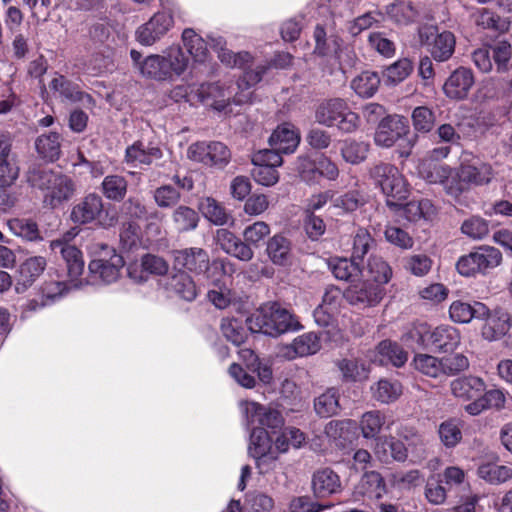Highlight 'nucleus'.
Listing matches in <instances>:
<instances>
[{"label": "nucleus", "instance_id": "nucleus-1", "mask_svg": "<svg viewBox=\"0 0 512 512\" xmlns=\"http://www.w3.org/2000/svg\"><path fill=\"white\" fill-rule=\"evenodd\" d=\"M251 332H260L271 337L301 329L297 317L278 302H267L246 319Z\"/></svg>", "mask_w": 512, "mask_h": 512}, {"label": "nucleus", "instance_id": "nucleus-2", "mask_svg": "<svg viewBox=\"0 0 512 512\" xmlns=\"http://www.w3.org/2000/svg\"><path fill=\"white\" fill-rule=\"evenodd\" d=\"M369 177L386 195L387 206H400V202L408 197L407 184L395 165L385 162L375 163L369 168Z\"/></svg>", "mask_w": 512, "mask_h": 512}, {"label": "nucleus", "instance_id": "nucleus-3", "mask_svg": "<svg viewBox=\"0 0 512 512\" xmlns=\"http://www.w3.org/2000/svg\"><path fill=\"white\" fill-rule=\"evenodd\" d=\"M315 120L326 127L337 125L344 133L354 132L360 122L358 114L351 111L347 102L341 98L322 101L315 110Z\"/></svg>", "mask_w": 512, "mask_h": 512}, {"label": "nucleus", "instance_id": "nucleus-4", "mask_svg": "<svg viewBox=\"0 0 512 512\" xmlns=\"http://www.w3.org/2000/svg\"><path fill=\"white\" fill-rule=\"evenodd\" d=\"M503 260L501 251L489 245H480L468 254L461 256L457 263V271L466 277L486 276L498 267Z\"/></svg>", "mask_w": 512, "mask_h": 512}, {"label": "nucleus", "instance_id": "nucleus-5", "mask_svg": "<svg viewBox=\"0 0 512 512\" xmlns=\"http://www.w3.org/2000/svg\"><path fill=\"white\" fill-rule=\"evenodd\" d=\"M70 219L78 225L97 221L98 225L104 228L114 227L118 220L115 214L105 210L102 196L95 192L88 193L72 207Z\"/></svg>", "mask_w": 512, "mask_h": 512}, {"label": "nucleus", "instance_id": "nucleus-6", "mask_svg": "<svg viewBox=\"0 0 512 512\" xmlns=\"http://www.w3.org/2000/svg\"><path fill=\"white\" fill-rule=\"evenodd\" d=\"M187 156L190 160L218 169L225 168L231 160L230 149L222 142H196L189 146Z\"/></svg>", "mask_w": 512, "mask_h": 512}, {"label": "nucleus", "instance_id": "nucleus-7", "mask_svg": "<svg viewBox=\"0 0 512 512\" xmlns=\"http://www.w3.org/2000/svg\"><path fill=\"white\" fill-rule=\"evenodd\" d=\"M410 132L408 119L401 115H387L377 126L374 141L377 146L390 148Z\"/></svg>", "mask_w": 512, "mask_h": 512}, {"label": "nucleus", "instance_id": "nucleus-8", "mask_svg": "<svg viewBox=\"0 0 512 512\" xmlns=\"http://www.w3.org/2000/svg\"><path fill=\"white\" fill-rule=\"evenodd\" d=\"M173 24L174 20L170 12H157L137 29L136 38L143 45H153L170 30Z\"/></svg>", "mask_w": 512, "mask_h": 512}, {"label": "nucleus", "instance_id": "nucleus-9", "mask_svg": "<svg viewBox=\"0 0 512 512\" xmlns=\"http://www.w3.org/2000/svg\"><path fill=\"white\" fill-rule=\"evenodd\" d=\"M174 265L187 273L202 274L210 267L208 252L200 247H188L172 251Z\"/></svg>", "mask_w": 512, "mask_h": 512}, {"label": "nucleus", "instance_id": "nucleus-10", "mask_svg": "<svg viewBox=\"0 0 512 512\" xmlns=\"http://www.w3.org/2000/svg\"><path fill=\"white\" fill-rule=\"evenodd\" d=\"M344 295L353 305L373 306L383 298L384 289L375 282L359 280L351 283Z\"/></svg>", "mask_w": 512, "mask_h": 512}, {"label": "nucleus", "instance_id": "nucleus-11", "mask_svg": "<svg viewBox=\"0 0 512 512\" xmlns=\"http://www.w3.org/2000/svg\"><path fill=\"white\" fill-rule=\"evenodd\" d=\"M249 453L256 459L258 467L271 465L277 460L272 439L263 428L253 427L250 435Z\"/></svg>", "mask_w": 512, "mask_h": 512}, {"label": "nucleus", "instance_id": "nucleus-12", "mask_svg": "<svg viewBox=\"0 0 512 512\" xmlns=\"http://www.w3.org/2000/svg\"><path fill=\"white\" fill-rule=\"evenodd\" d=\"M420 39L428 46L431 56L438 62L449 60L455 51L456 39L450 31H443L435 35L420 32Z\"/></svg>", "mask_w": 512, "mask_h": 512}, {"label": "nucleus", "instance_id": "nucleus-13", "mask_svg": "<svg viewBox=\"0 0 512 512\" xmlns=\"http://www.w3.org/2000/svg\"><path fill=\"white\" fill-rule=\"evenodd\" d=\"M475 83L471 69L459 67L451 73L444 83L443 90L450 99L463 100L467 98Z\"/></svg>", "mask_w": 512, "mask_h": 512}, {"label": "nucleus", "instance_id": "nucleus-14", "mask_svg": "<svg viewBox=\"0 0 512 512\" xmlns=\"http://www.w3.org/2000/svg\"><path fill=\"white\" fill-rule=\"evenodd\" d=\"M18 176L19 166L12 153V143L6 136L0 135V187L11 186Z\"/></svg>", "mask_w": 512, "mask_h": 512}, {"label": "nucleus", "instance_id": "nucleus-15", "mask_svg": "<svg viewBox=\"0 0 512 512\" xmlns=\"http://www.w3.org/2000/svg\"><path fill=\"white\" fill-rule=\"evenodd\" d=\"M53 252L59 251L67 266V274L71 282L76 281L84 270V261L81 251L74 245H69L65 240L56 239L50 242Z\"/></svg>", "mask_w": 512, "mask_h": 512}, {"label": "nucleus", "instance_id": "nucleus-16", "mask_svg": "<svg viewBox=\"0 0 512 512\" xmlns=\"http://www.w3.org/2000/svg\"><path fill=\"white\" fill-rule=\"evenodd\" d=\"M47 266L42 256H31L24 260L18 268V277L15 285L17 293L25 292L40 277Z\"/></svg>", "mask_w": 512, "mask_h": 512}, {"label": "nucleus", "instance_id": "nucleus-17", "mask_svg": "<svg viewBox=\"0 0 512 512\" xmlns=\"http://www.w3.org/2000/svg\"><path fill=\"white\" fill-rule=\"evenodd\" d=\"M451 393L462 401H476L486 389L484 379L475 375H467L454 379L450 383Z\"/></svg>", "mask_w": 512, "mask_h": 512}, {"label": "nucleus", "instance_id": "nucleus-18", "mask_svg": "<svg viewBox=\"0 0 512 512\" xmlns=\"http://www.w3.org/2000/svg\"><path fill=\"white\" fill-rule=\"evenodd\" d=\"M386 483L382 475L377 471L365 472L353 490L356 500L361 498L380 499L386 494Z\"/></svg>", "mask_w": 512, "mask_h": 512}, {"label": "nucleus", "instance_id": "nucleus-19", "mask_svg": "<svg viewBox=\"0 0 512 512\" xmlns=\"http://www.w3.org/2000/svg\"><path fill=\"white\" fill-rule=\"evenodd\" d=\"M485 323L481 329L482 337L488 341H497L504 337L511 328V316L503 310L491 312L488 309V315L479 318Z\"/></svg>", "mask_w": 512, "mask_h": 512}, {"label": "nucleus", "instance_id": "nucleus-20", "mask_svg": "<svg viewBox=\"0 0 512 512\" xmlns=\"http://www.w3.org/2000/svg\"><path fill=\"white\" fill-rule=\"evenodd\" d=\"M506 395L501 389H485L480 398L464 406V411L470 416H478L487 410L500 411L505 408Z\"/></svg>", "mask_w": 512, "mask_h": 512}, {"label": "nucleus", "instance_id": "nucleus-21", "mask_svg": "<svg viewBox=\"0 0 512 512\" xmlns=\"http://www.w3.org/2000/svg\"><path fill=\"white\" fill-rule=\"evenodd\" d=\"M123 266L122 256L114 253L109 258L93 259L89 263L88 269L92 275L100 278L103 282L112 283L119 278Z\"/></svg>", "mask_w": 512, "mask_h": 512}, {"label": "nucleus", "instance_id": "nucleus-22", "mask_svg": "<svg viewBox=\"0 0 512 512\" xmlns=\"http://www.w3.org/2000/svg\"><path fill=\"white\" fill-rule=\"evenodd\" d=\"M268 142L283 154L293 153L300 143V133L293 124L283 123L273 131Z\"/></svg>", "mask_w": 512, "mask_h": 512}, {"label": "nucleus", "instance_id": "nucleus-23", "mask_svg": "<svg viewBox=\"0 0 512 512\" xmlns=\"http://www.w3.org/2000/svg\"><path fill=\"white\" fill-rule=\"evenodd\" d=\"M312 490L317 498H326L341 492L339 475L328 467L318 469L312 476Z\"/></svg>", "mask_w": 512, "mask_h": 512}, {"label": "nucleus", "instance_id": "nucleus-24", "mask_svg": "<svg viewBox=\"0 0 512 512\" xmlns=\"http://www.w3.org/2000/svg\"><path fill=\"white\" fill-rule=\"evenodd\" d=\"M374 453L384 463L404 462L408 456L407 448L401 440L386 436L376 438Z\"/></svg>", "mask_w": 512, "mask_h": 512}, {"label": "nucleus", "instance_id": "nucleus-25", "mask_svg": "<svg viewBox=\"0 0 512 512\" xmlns=\"http://www.w3.org/2000/svg\"><path fill=\"white\" fill-rule=\"evenodd\" d=\"M459 331L449 325L436 327L429 336V348L438 352H450L460 344Z\"/></svg>", "mask_w": 512, "mask_h": 512}, {"label": "nucleus", "instance_id": "nucleus-26", "mask_svg": "<svg viewBox=\"0 0 512 512\" xmlns=\"http://www.w3.org/2000/svg\"><path fill=\"white\" fill-rule=\"evenodd\" d=\"M166 290L185 300L193 301L197 297V288L193 278L184 270H179L168 277L165 283Z\"/></svg>", "mask_w": 512, "mask_h": 512}, {"label": "nucleus", "instance_id": "nucleus-27", "mask_svg": "<svg viewBox=\"0 0 512 512\" xmlns=\"http://www.w3.org/2000/svg\"><path fill=\"white\" fill-rule=\"evenodd\" d=\"M449 315L453 322L469 323L472 319L483 318L488 315V307L481 302L467 303L454 301L449 308Z\"/></svg>", "mask_w": 512, "mask_h": 512}, {"label": "nucleus", "instance_id": "nucleus-28", "mask_svg": "<svg viewBox=\"0 0 512 512\" xmlns=\"http://www.w3.org/2000/svg\"><path fill=\"white\" fill-rule=\"evenodd\" d=\"M266 252L275 265L285 266L292 261V243L289 238L282 234H276L268 240Z\"/></svg>", "mask_w": 512, "mask_h": 512}, {"label": "nucleus", "instance_id": "nucleus-29", "mask_svg": "<svg viewBox=\"0 0 512 512\" xmlns=\"http://www.w3.org/2000/svg\"><path fill=\"white\" fill-rule=\"evenodd\" d=\"M198 95L202 102H207L219 111L224 110L231 101L233 102L232 91L224 89L218 83L202 84L198 89Z\"/></svg>", "mask_w": 512, "mask_h": 512}, {"label": "nucleus", "instance_id": "nucleus-30", "mask_svg": "<svg viewBox=\"0 0 512 512\" xmlns=\"http://www.w3.org/2000/svg\"><path fill=\"white\" fill-rule=\"evenodd\" d=\"M54 179L55 181H53V184H50L45 195V200L52 207L69 200L76 190L75 183L69 176L57 173Z\"/></svg>", "mask_w": 512, "mask_h": 512}, {"label": "nucleus", "instance_id": "nucleus-31", "mask_svg": "<svg viewBox=\"0 0 512 512\" xmlns=\"http://www.w3.org/2000/svg\"><path fill=\"white\" fill-rule=\"evenodd\" d=\"M162 150L157 146H145L143 142L136 141L125 151V161L128 164L151 165L154 160L161 159Z\"/></svg>", "mask_w": 512, "mask_h": 512}, {"label": "nucleus", "instance_id": "nucleus-32", "mask_svg": "<svg viewBox=\"0 0 512 512\" xmlns=\"http://www.w3.org/2000/svg\"><path fill=\"white\" fill-rule=\"evenodd\" d=\"M50 88L69 102H81L84 105L94 104V100L89 94L81 91L77 84L67 80L64 76L55 77L50 83Z\"/></svg>", "mask_w": 512, "mask_h": 512}, {"label": "nucleus", "instance_id": "nucleus-33", "mask_svg": "<svg viewBox=\"0 0 512 512\" xmlns=\"http://www.w3.org/2000/svg\"><path fill=\"white\" fill-rule=\"evenodd\" d=\"M199 222L198 212L187 205H178L171 213L172 226L180 234L194 231Z\"/></svg>", "mask_w": 512, "mask_h": 512}, {"label": "nucleus", "instance_id": "nucleus-34", "mask_svg": "<svg viewBox=\"0 0 512 512\" xmlns=\"http://www.w3.org/2000/svg\"><path fill=\"white\" fill-rule=\"evenodd\" d=\"M333 275L346 282L354 283L361 280L362 269L356 260L347 258H333L328 263Z\"/></svg>", "mask_w": 512, "mask_h": 512}, {"label": "nucleus", "instance_id": "nucleus-35", "mask_svg": "<svg viewBox=\"0 0 512 512\" xmlns=\"http://www.w3.org/2000/svg\"><path fill=\"white\" fill-rule=\"evenodd\" d=\"M199 210L203 216L211 223L217 226H224L233 222V217L226 208L212 197H206L200 200Z\"/></svg>", "mask_w": 512, "mask_h": 512}, {"label": "nucleus", "instance_id": "nucleus-36", "mask_svg": "<svg viewBox=\"0 0 512 512\" xmlns=\"http://www.w3.org/2000/svg\"><path fill=\"white\" fill-rule=\"evenodd\" d=\"M372 397L383 404H390L399 399L403 386L398 380L380 379L371 386Z\"/></svg>", "mask_w": 512, "mask_h": 512}, {"label": "nucleus", "instance_id": "nucleus-37", "mask_svg": "<svg viewBox=\"0 0 512 512\" xmlns=\"http://www.w3.org/2000/svg\"><path fill=\"white\" fill-rule=\"evenodd\" d=\"M103 196L114 202H121L128 192V180L119 174L107 175L101 183Z\"/></svg>", "mask_w": 512, "mask_h": 512}, {"label": "nucleus", "instance_id": "nucleus-38", "mask_svg": "<svg viewBox=\"0 0 512 512\" xmlns=\"http://www.w3.org/2000/svg\"><path fill=\"white\" fill-rule=\"evenodd\" d=\"M475 23L478 27L490 30L496 34H503L509 30L510 21L486 8L480 9L475 14Z\"/></svg>", "mask_w": 512, "mask_h": 512}, {"label": "nucleus", "instance_id": "nucleus-39", "mask_svg": "<svg viewBox=\"0 0 512 512\" xmlns=\"http://www.w3.org/2000/svg\"><path fill=\"white\" fill-rule=\"evenodd\" d=\"M35 148L43 159L55 161L61 154V136L56 132L42 134L37 137Z\"/></svg>", "mask_w": 512, "mask_h": 512}, {"label": "nucleus", "instance_id": "nucleus-40", "mask_svg": "<svg viewBox=\"0 0 512 512\" xmlns=\"http://www.w3.org/2000/svg\"><path fill=\"white\" fill-rule=\"evenodd\" d=\"M459 177L463 182L474 185L488 184L493 177L491 165L480 163L479 165H461Z\"/></svg>", "mask_w": 512, "mask_h": 512}, {"label": "nucleus", "instance_id": "nucleus-41", "mask_svg": "<svg viewBox=\"0 0 512 512\" xmlns=\"http://www.w3.org/2000/svg\"><path fill=\"white\" fill-rule=\"evenodd\" d=\"M314 410L321 418L336 415L340 410L339 393L335 388H329L314 399Z\"/></svg>", "mask_w": 512, "mask_h": 512}, {"label": "nucleus", "instance_id": "nucleus-42", "mask_svg": "<svg viewBox=\"0 0 512 512\" xmlns=\"http://www.w3.org/2000/svg\"><path fill=\"white\" fill-rule=\"evenodd\" d=\"M477 475L490 484L499 485L512 479V467L484 463L478 467Z\"/></svg>", "mask_w": 512, "mask_h": 512}, {"label": "nucleus", "instance_id": "nucleus-43", "mask_svg": "<svg viewBox=\"0 0 512 512\" xmlns=\"http://www.w3.org/2000/svg\"><path fill=\"white\" fill-rule=\"evenodd\" d=\"M9 230L27 241L42 240L38 224L29 218H12L7 221Z\"/></svg>", "mask_w": 512, "mask_h": 512}, {"label": "nucleus", "instance_id": "nucleus-44", "mask_svg": "<svg viewBox=\"0 0 512 512\" xmlns=\"http://www.w3.org/2000/svg\"><path fill=\"white\" fill-rule=\"evenodd\" d=\"M418 172L421 178L432 184H441L447 175L453 174L450 166L427 160L419 164Z\"/></svg>", "mask_w": 512, "mask_h": 512}, {"label": "nucleus", "instance_id": "nucleus-45", "mask_svg": "<svg viewBox=\"0 0 512 512\" xmlns=\"http://www.w3.org/2000/svg\"><path fill=\"white\" fill-rule=\"evenodd\" d=\"M313 37L315 40L314 54L325 57L337 53L340 49V41L337 36H327L323 26L317 25L314 29Z\"/></svg>", "mask_w": 512, "mask_h": 512}, {"label": "nucleus", "instance_id": "nucleus-46", "mask_svg": "<svg viewBox=\"0 0 512 512\" xmlns=\"http://www.w3.org/2000/svg\"><path fill=\"white\" fill-rule=\"evenodd\" d=\"M386 13L397 25H408L418 17V11L411 2H395L387 6Z\"/></svg>", "mask_w": 512, "mask_h": 512}, {"label": "nucleus", "instance_id": "nucleus-47", "mask_svg": "<svg viewBox=\"0 0 512 512\" xmlns=\"http://www.w3.org/2000/svg\"><path fill=\"white\" fill-rule=\"evenodd\" d=\"M264 69L245 71L237 81V88L240 90L233 97V103L241 105L250 101L251 93L248 91L253 85L261 81Z\"/></svg>", "mask_w": 512, "mask_h": 512}, {"label": "nucleus", "instance_id": "nucleus-48", "mask_svg": "<svg viewBox=\"0 0 512 512\" xmlns=\"http://www.w3.org/2000/svg\"><path fill=\"white\" fill-rule=\"evenodd\" d=\"M379 84L380 77L376 72L364 71L352 80L351 87L361 97H372Z\"/></svg>", "mask_w": 512, "mask_h": 512}, {"label": "nucleus", "instance_id": "nucleus-49", "mask_svg": "<svg viewBox=\"0 0 512 512\" xmlns=\"http://www.w3.org/2000/svg\"><path fill=\"white\" fill-rule=\"evenodd\" d=\"M413 69L414 65L410 59H399L384 70V81L390 85L398 84L404 81L412 73Z\"/></svg>", "mask_w": 512, "mask_h": 512}, {"label": "nucleus", "instance_id": "nucleus-50", "mask_svg": "<svg viewBox=\"0 0 512 512\" xmlns=\"http://www.w3.org/2000/svg\"><path fill=\"white\" fill-rule=\"evenodd\" d=\"M141 73L156 80H166L170 78L168 68L166 67V60L164 56L150 55L140 66Z\"/></svg>", "mask_w": 512, "mask_h": 512}, {"label": "nucleus", "instance_id": "nucleus-51", "mask_svg": "<svg viewBox=\"0 0 512 512\" xmlns=\"http://www.w3.org/2000/svg\"><path fill=\"white\" fill-rule=\"evenodd\" d=\"M220 331L227 341L236 346L244 343L247 337L242 321L236 318H223L220 323Z\"/></svg>", "mask_w": 512, "mask_h": 512}, {"label": "nucleus", "instance_id": "nucleus-52", "mask_svg": "<svg viewBox=\"0 0 512 512\" xmlns=\"http://www.w3.org/2000/svg\"><path fill=\"white\" fill-rule=\"evenodd\" d=\"M378 354L382 357L381 361L387 360L395 367L403 366L408 354L397 343L390 340H383L377 346Z\"/></svg>", "mask_w": 512, "mask_h": 512}, {"label": "nucleus", "instance_id": "nucleus-53", "mask_svg": "<svg viewBox=\"0 0 512 512\" xmlns=\"http://www.w3.org/2000/svg\"><path fill=\"white\" fill-rule=\"evenodd\" d=\"M438 434L441 442L447 448L455 447L462 439L461 422L450 418L439 425Z\"/></svg>", "mask_w": 512, "mask_h": 512}, {"label": "nucleus", "instance_id": "nucleus-54", "mask_svg": "<svg viewBox=\"0 0 512 512\" xmlns=\"http://www.w3.org/2000/svg\"><path fill=\"white\" fill-rule=\"evenodd\" d=\"M402 203V201L400 202ZM400 207L403 210V215L408 221H417L421 218H429L433 214V205L428 199H422L419 201L412 200L405 205L401 204ZM393 209L399 208L392 207Z\"/></svg>", "mask_w": 512, "mask_h": 512}, {"label": "nucleus", "instance_id": "nucleus-55", "mask_svg": "<svg viewBox=\"0 0 512 512\" xmlns=\"http://www.w3.org/2000/svg\"><path fill=\"white\" fill-rule=\"evenodd\" d=\"M182 41L195 61L203 62L205 60L208 51L206 43L193 29L187 28L183 31Z\"/></svg>", "mask_w": 512, "mask_h": 512}, {"label": "nucleus", "instance_id": "nucleus-56", "mask_svg": "<svg viewBox=\"0 0 512 512\" xmlns=\"http://www.w3.org/2000/svg\"><path fill=\"white\" fill-rule=\"evenodd\" d=\"M385 424V416L378 410L365 412L360 420V429L366 439L375 438Z\"/></svg>", "mask_w": 512, "mask_h": 512}, {"label": "nucleus", "instance_id": "nucleus-57", "mask_svg": "<svg viewBox=\"0 0 512 512\" xmlns=\"http://www.w3.org/2000/svg\"><path fill=\"white\" fill-rule=\"evenodd\" d=\"M368 272L376 284L382 286L389 282L392 277V268L379 255L372 254L368 259Z\"/></svg>", "mask_w": 512, "mask_h": 512}, {"label": "nucleus", "instance_id": "nucleus-58", "mask_svg": "<svg viewBox=\"0 0 512 512\" xmlns=\"http://www.w3.org/2000/svg\"><path fill=\"white\" fill-rule=\"evenodd\" d=\"M369 149L370 145L366 142L346 140L341 148V154L346 162L359 164L367 158Z\"/></svg>", "mask_w": 512, "mask_h": 512}, {"label": "nucleus", "instance_id": "nucleus-59", "mask_svg": "<svg viewBox=\"0 0 512 512\" xmlns=\"http://www.w3.org/2000/svg\"><path fill=\"white\" fill-rule=\"evenodd\" d=\"M292 347L298 356L315 354L321 348L320 337L315 332L302 334L294 339Z\"/></svg>", "mask_w": 512, "mask_h": 512}, {"label": "nucleus", "instance_id": "nucleus-60", "mask_svg": "<svg viewBox=\"0 0 512 512\" xmlns=\"http://www.w3.org/2000/svg\"><path fill=\"white\" fill-rule=\"evenodd\" d=\"M56 172L44 166H33L27 172L28 183L35 188L47 191L55 181Z\"/></svg>", "mask_w": 512, "mask_h": 512}, {"label": "nucleus", "instance_id": "nucleus-61", "mask_svg": "<svg viewBox=\"0 0 512 512\" xmlns=\"http://www.w3.org/2000/svg\"><path fill=\"white\" fill-rule=\"evenodd\" d=\"M163 56L170 78L173 75H181L186 70L188 58L179 46L170 47Z\"/></svg>", "mask_w": 512, "mask_h": 512}, {"label": "nucleus", "instance_id": "nucleus-62", "mask_svg": "<svg viewBox=\"0 0 512 512\" xmlns=\"http://www.w3.org/2000/svg\"><path fill=\"white\" fill-rule=\"evenodd\" d=\"M376 245L368 230L359 228L353 236L352 258L362 260L364 256Z\"/></svg>", "mask_w": 512, "mask_h": 512}, {"label": "nucleus", "instance_id": "nucleus-63", "mask_svg": "<svg viewBox=\"0 0 512 512\" xmlns=\"http://www.w3.org/2000/svg\"><path fill=\"white\" fill-rule=\"evenodd\" d=\"M422 477L419 470L395 471L390 474V484L400 490H410L420 484Z\"/></svg>", "mask_w": 512, "mask_h": 512}, {"label": "nucleus", "instance_id": "nucleus-64", "mask_svg": "<svg viewBox=\"0 0 512 512\" xmlns=\"http://www.w3.org/2000/svg\"><path fill=\"white\" fill-rule=\"evenodd\" d=\"M181 196V192L169 184L161 185L153 192V199L160 208L176 206L180 202Z\"/></svg>", "mask_w": 512, "mask_h": 512}]
</instances>
